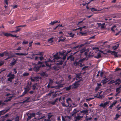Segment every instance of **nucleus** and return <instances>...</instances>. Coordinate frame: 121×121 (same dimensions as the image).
I'll use <instances>...</instances> for the list:
<instances>
[{"instance_id": "1", "label": "nucleus", "mask_w": 121, "mask_h": 121, "mask_svg": "<svg viewBox=\"0 0 121 121\" xmlns=\"http://www.w3.org/2000/svg\"><path fill=\"white\" fill-rule=\"evenodd\" d=\"M85 59V58L81 59L80 57L76 58L73 62V65L76 66H78L82 67L84 65V64L82 65V63L83 62Z\"/></svg>"}, {"instance_id": "2", "label": "nucleus", "mask_w": 121, "mask_h": 121, "mask_svg": "<svg viewBox=\"0 0 121 121\" xmlns=\"http://www.w3.org/2000/svg\"><path fill=\"white\" fill-rule=\"evenodd\" d=\"M76 80H77V81L75 82L74 83L72 84L73 86H72V89H75L77 88L78 87V86L80 84L79 82L81 81H83V80L81 79H80L79 80H78L77 78H76Z\"/></svg>"}, {"instance_id": "3", "label": "nucleus", "mask_w": 121, "mask_h": 121, "mask_svg": "<svg viewBox=\"0 0 121 121\" xmlns=\"http://www.w3.org/2000/svg\"><path fill=\"white\" fill-rule=\"evenodd\" d=\"M14 74H12L11 73H9L7 76V77H9L8 78V81L11 82H12V80L14 78Z\"/></svg>"}, {"instance_id": "4", "label": "nucleus", "mask_w": 121, "mask_h": 121, "mask_svg": "<svg viewBox=\"0 0 121 121\" xmlns=\"http://www.w3.org/2000/svg\"><path fill=\"white\" fill-rule=\"evenodd\" d=\"M107 53H111L112 55H114L115 57H118V56L117 55V53L115 51H111L110 50H108L107 51Z\"/></svg>"}, {"instance_id": "5", "label": "nucleus", "mask_w": 121, "mask_h": 121, "mask_svg": "<svg viewBox=\"0 0 121 121\" xmlns=\"http://www.w3.org/2000/svg\"><path fill=\"white\" fill-rule=\"evenodd\" d=\"M52 113H49L47 116L48 119H44V121H52L51 120V117L53 116Z\"/></svg>"}, {"instance_id": "6", "label": "nucleus", "mask_w": 121, "mask_h": 121, "mask_svg": "<svg viewBox=\"0 0 121 121\" xmlns=\"http://www.w3.org/2000/svg\"><path fill=\"white\" fill-rule=\"evenodd\" d=\"M55 61V60L53 59L52 60H51L50 58L48 60H47L45 62L46 65L47 66H48L49 67H50L51 66V65L50 63H49V62H53Z\"/></svg>"}, {"instance_id": "7", "label": "nucleus", "mask_w": 121, "mask_h": 121, "mask_svg": "<svg viewBox=\"0 0 121 121\" xmlns=\"http://www.w3.org/2000/svg\"><path fill=\"white\" fill-rule=\"evenodd\" d=\"M72 102V101L70 98H67L66 99V103L67 104L66 105V107L69 106L70 105V104Z\"/></svg>"}, {"instance_id": "8", "label": "nucleus", "mask_w": 121, "mask_h": 121, "mask_svg": "<svg viewBox=\"0 0 121 121\" xmlns=\"http://www.w3.org/2000/svg\"><path fill=\"white\" fill-rule=\"evenodd\" d=\"M86 43H83L80 45H78L72 48V49H78H78H79L82 47L84 46L85 45V44H86Z\"/></svg>"}, {"instance_id": "9", "label": "nucleus", "mask_w": 121, "mask_h": 121, "mask_svg": "<svg viewBox=\"0 0 121 121\" xmlns=\"http://www.w3.org/2000/svg\"><path fill=\"white\" fill-rule=\"evenodd\" d=\"M57 62V63H56V64L59 65H61L63 64V62L64 61L63 60H61V58H60V59L58 60H56Z\"/></svg>"}, {"instance_id": "10", "label": "nucleus", "mask_w": 121, "mask_h": 121, "mask_svg": "<svg viewBox=\"0 0 121 121\" xmlns=\"http://www.w3.org/2000/svg\"><path fill=\"white\" fill-rule=\"evenodd\" d=\"M115 85H117L118 86L120 84L121 82V80H120L119 78H118L116 79L115 81Z\"/></svg>"}, {"instance_id": "11", "label": "nucleus", "mask_w": 121, "mask_h": 121, "mask_svg": "<svg viewBox=\"0 0 121 121\" xmlns=\"http://www.w3.org/2000/svg\"><path fill=\"white\" fill-rule=\"evenodd\" d=\"M24 91L23 92L25 94H26L27 92L29 91L30 89V88L28 86H26V87L24 88Z\"/></svg>"}, {"instance_id": "12", "label": "nucleus", "mask_w": 121, "mask_h": 121, "mask_svg": "<svg viewBox=\"0 0 121 121\" xmlns=\"http://www.w3.org/2000/svg\"><path fill=\"white\" fill-rule=\"evenodd\" d=\"M28 54V53H23L22 52H18L15 53V54L18 56H26Z\"/></svg>"}, {"instance_id": "13", "label": "nucleus", "mask_w": 121, "mask_h": 121, "mask_svg": "<svg viewBox=\"0 0 121 121\" xmlns=\"http://www.w3.org/2000/svg\"><path fill=\"white\" fill-rule=\"evenodd\" d=\"M73 86V85H69L68 87H66L64 88V89H65L67 91H69L70 89L72 88V86Z\"/></svg>"}, {"instance_id": "14", "label": "nucleus", "mask_w": 121, "mask_h": 121, "mask_svg": "<svg viewBox=\"0 0 121 121\" xmlns=\"http://www.w3.org/2000/svg\"><path fill=\"white\" fill-rule=\"evenodd\" d=\"M90 9L91 10V11H92V12H93L94 11H101L104 9H96L95 8H90Z\"/></svg>"}, {"instance_id": "15", "label": "nucleus", "mask_w": 121, "mask_h": 121, "mask_svg": "<svg viewBox=\"0 0 121 121\" xmlns=\"http://www.w3.org/2000/svg\"><path fill=\"white\" fill-rule=\"evenodd\" d=\"M82 74V73L81 72H80L79 73H78L77 74H76V77L77 78H78V79L81 78L82 80V78L80 76Z\"/></svg>"}, {"instance_id": "16", "label": "nucleus", "mask_w": 121, "mask_h": 121, "mask_svg": "<svg viewBox=\"0 0 121 121\" xmlns=\"http://www.w3.org/2000/svg\"><path fill=\"white\" fill-rule=\"evenodd\" d=\"M58 99V98H56L54 101L52 102L51 101H50L49 102V103L52 105H54L57 102V101Z\"/></svg>"}, {"instance_id": "17", "label": "nucleus", "mask_w": 121, "mask_h": 121, "mask_svg": "<svg viewBox=\"0 0 121 121\" xmlns=\"http://www.w3.org/2000/svg\"><path fill=\"white\" fill-rule=\"evenodd\" d=\"M78 112V111H77L76 109H74L73 111L71 112V114L72 115V116H74L75 115L76 113Z\"/></svg>"}, {"instance_id": "18", "label": "nucleus", "mask_w": 121, "mask_h": 121, "mask_svg": "<svg viewBox=\"0 0 121 121\" xmlns=\"http://www.w3.org/2000/svg\"><path fill=\"white\" fill-rule=\"evenodd\" d=\"M38 86V84L37 83H36L34 84L32 86V89L33 90H34L35 89H37L38 88L36 87Z\"/></svg>"}, {"instance_id": "19", "label": "nucleus", "mask_w": 121, "mask_h": 121, "mask_svg": "<svg viewBox=\"0 0 121 121\" xmlns=\"http://www.w3.org/2000/svg\"><path fill=\"white\" fill-rule=\"evenodd\" d=\"M60 66H54L53 67L55 71H58L59 70V69H60Z\"/></svg>"}, {"instance_id": "20", "label": "nucleus", "mask_w": 121, "mask_h": 121, "mask_svg": "<svg viewBox=\"0 0 121 121\" xmlns=\"http://www.w3.org/2000/svg\"><path fill=\"white\" fill-rule=\"evenodd\" d=\"M17 61V60H15L14 61L13 60H12L11 61V62L10 64V66H13L16 63Z\"/></svg>"}, {"instance_id": "21", "label": "nucleus", "mask_w": 121, "mask_h": 121, "mask_svg": "<svg viewBox=\"0 0 121 121\" xmlns=\"http://www.w3.org/2000/svg\"><path fill=\"white\" fill-rule=\"evenodd\" d=\"M41 66L35 67L33 68V69L34 70L37 71L39 70Z\"/></svg>"}, {"instance_id": "22", "label": "nucleus", "mask_w": 121, "mask_h": 121, "mask_svg": "<svg viewBox=\"0 0 121 121\" xmlns=\"http://www.w3.org/2000/svg\"><path fill=\"white\" fill-rule=\"evenodd\" d=\"M54 57V59L55 60V61L56 60H58L60 59V58L59 56H53Z\"/></svg>"}, {"instance_id": "23", "label": "nucleus", "mask_w": 121, "mask_h": 121, "mask_svg": "<svg viewBox=\"0 0 121 121\" xmlns=\"http://www.w3.org/2000/svg\"><path fill=\"white\" fill-rule=\"evenodd\" d=\"M64 97L63 98V100L61 102V104L63 106V107H67L66 105L65 104V101L64 99Z\"/></svg>"}, {"instance_id": "24", "label": "nucleus", "mask_w": 121, "mask_h": 121, "mask_svg": "<svg viewBox=\"0 0 121 121\" xmlns=\"http://www.w3.org/2000/svg\"><path fill=\"white\" fill-rule=\"evenodd\" d=\"M6 54H7V55L8 56V57L5 59L6 60H8V59H10L12 58L11 54H8V53L7 52Z\"/></svg>"}, {"instance_id": "25", "label": "nucleus", "mask_w": 121, "mask_h": 121, "mask_svg": "<svg viewBox=\"0 0 121 121\" xmlns=\"http://www.w3.org/2000/svg\"><path fill=\"white\" fill-rule=\"evenodd\" d=\"M65 54V51H62L61 52H59V55L62 56H64Z\"/></svg>"}, {"instance_id": "26", "label": "nucleus", "mask_w": 121, "mask_h": 121, "mask_svg": "<svg viewBox=\"0 0 121 121\" xmlns=\"http://www.w3.org/2000/svg\"><path fill=\"white\" fill-rule=\"evenodd\" d=\"M63 85L64 84H61L59 85L56 86V89H58L62 87L63 86Z\"/></svg>"}, {"instance_id": "27", "label": "nucleus", "mask_w": 121, "mask_h": 121, "mask_svg": "<svg viewBox=\"0 0 121 121\" xmlns=\"http://www.w3.org/2000/svg\"><path fill=\"white\" fill-rule=\"evenodd\" d=\"M2 33L5 36L9 37L10 36V34L5 33L4 32H2Z\"/></svg>"}, {"instance_id": "28", "label": "nucleus", "mask_w": 121, "mask_h": 121, "mask_svg": "<svg viewBox=\"0 0 121 121\" xmlns=\"http://www.w3.org/2000/svg\"><path fill=\"white\" fill-rule=\"evenodd\" d=\"M101 56L100 55V52H99L97 54V56H94V57L96 58L97 59H98L99 58H101Z\"/></svg>"}, {"instance_id": "29", "label": "nucleus", "mask_w": 121, "mask_h": 121, "mask_svg": "<svg viewBox=\"0 0 121 121\" xmlns=\"http://www.w3.org/2000/svg\"><path fill=\"white\" fill-rule=\"evenodd\" d=\"M119 46V44H117L116 45L112 47V49L114 50H116L117 49Z\"/></svg>"}, {"instance_id": "30", "label": "nucleus", "mask_w": 121, "mask_h": 121, "mask_svg": "<svg viewBox=\"0 0 121 121\" xmlns=\"http://www.w3.org/2000/svg\"><path fill=\"white\" fill-rule=\"evenodd\" d=\"M107 78H106L102 81L101 82L104 85L107 82Z\"/></svg>"}, {"instance_id": "31", "label": "nucleus", "mask_w": 121, "mask_h": 121, "mask_svg": "<svg viewBox=\"0 0 121 121\" xmlns=\"http://www.w3.org/2000/svg\"><path fill=\"white\" fill-rule=\"evenodd\" d=\"M41 75L42 76H45V77H47L48 75L46 73L44 72H42L40 73Z\"/></svg>"}, {"instance_id": "32", "label": "nucleus", "mask_w": 121, "mask_h": 121, "mask_svg": "<svg viewBox=\"0 0 121 121\" xmlns=\"http://www.w3.org/2000/svg\"><path fill=\"white\" fill-rule=\"evenodd\" d=\"M120 116V115H119L118 114H117L116 115L115 117L114 118V119L115 120H117L118 118Z\"/></svg>"}, {"instance_id": "33", "label": "nucleus", "mask_w": 121, "mask_h": 121, "mask_svg": "<svg viewBox=\"0 0 121 121\" xmlns=\"http://www.w3.org/2000/svg\"><path fill=\"white\" fill-rule=\"evenodd\" d=\"M4 111V110L0 111V115L4 114L7 112V110H6L5 112Z\"/></svg>"}, {"instance_id": "34", "label": "nucleus", "mask_w": 121, "mask_h": 121, "mask_svg": "<svg viewBox=\"0 0 121 121\" xmlns=\"http://www.w3.org/2000/svg\"><path fill=\"white\" fill-rule=\"evenodd\" d=\"M86 27V26H83V27H80L78 28V29H75V30H78L80 29V31L82 30V28H85Z\"/></svg>"}, {"instance_id": "35", "label": "nucleus", "mask_w": 121, "mask_h": 121, "mask_svg": "<svg viewBox=\"0 0 121 121\" xmlns=\"http://www.w3.org/2000/svg\"><path fill=\"white\" fill-rule=\"evenodd\" d=\"M45 119L44 118V117H41V118H38V119L39 120V121H44V119Z\"/></svg>"}, {"instance_id": "36", "label": "nucleus", "mask_w": 121, "mask_h": 121, "mask_svg": "<svg viewBox=\"0 0 121 121\" xmlns=\"http://www.w3.org/2000/svg\"><path fill=\"white\" fill-rule=\"evenodd\" d=\"M53 38H51L50 39H48V42H49V43H51L53 42V41L52 40V39H53Z\"/></svg>"}, {"instance_id": "37", "label": "nucleus", "mask_w": 121, "mask_h": 121, "mask_svg": "<svg viewBox=\"0 0 121 121\" xmlns=\"http://www.w3.org/2000/svg\"><path fill=\"white\" fill-rule=\"evenodd\" d=\"M92 118V117H90L89 118H88L87 117V116H86V117H85L86 120L87 121H88V120H91Z\"/></svg>"}, {"instance_id": "38", "label": "nucleus", "mask_w": 121, "mask_h": 121, "mask_svg": "<svg viewBox=\"0 0 121 121\" xmlns=\"http://www.w3.org/2000/svg\"><path fill=\"white\" fill-rule=\"evenodd\" d=\"M68 34L69 35L70 37H72V38L73 37L74 35V34H72V32H70V33H68Z\"/></svg>"}, {"instance_id": "39", "label": "nucleus", "mask_w": 121, "mask_h": 121, "mask_svg": "<svg viewBox=\"0 0 121 121\" xmlns=\"http://www.w3.org/2000/svg\"><path fill=\"white\" fill-rule=\"evenodd\" d=\"M67 116H62L61 118L62 121H66L65 118H66Z\"/></svg>"}, {"instance_id": "40", "label": "nucleus", "mask_w": 121, "mask_h": 121, "mask_svg": "<svg viewBox=\"0 0 121 121\" xmlns=\"http://www.w3.org/2000/svg\"><path fill=\"white\" fill-rule=\"evenodd\" d=\"M28 117H27V120H28L31 118V116L30 114L27 115Z\"/></svg>"}, {"instance_id": "41", "label": "nucleus", "mask_w": 121, "mask_h": 121, "mask_svg": "<svg viewBox=\"0 0 121 121\" xmlns=\"http://www.w3.org/2000/svg\"><path fill=\"white\" fill-rule=\"evenodd\" d=\"M75 118L76 119L78 120H79L81 118V117H80L79 115H78V116L77 115V116H76L75 117Z\"/></svg>"}, {"instance_id": "42", "label": "nucleus", "mask_w": 121, "mask_h": 121, "mask_svg": "<svg viewBox=\"0 0 121 121\" xmlns=\"http://www.w3.org/2000/svg\"><path fill=\"white\" fill-rule=\"evenodd\" d=\"M70 59L71 61H73L74 60V57L72 55H71V57Z\"/></svg>"}, {"instance_id": "43", "label": "nucleus", "mask_w": 121, "mask_h": 121, "mask_svg": "<svg viewBox=\"0 0 121 121\" xmlns=\"http://www.w3.org/2000/svg\"><path fill=\"white\" fill-rule=\"evenodd\" d=\"M36 55H39L40 56H43L44 55V53L42 52H39V53L36 54Z\"/></svg>"}, {"instance_id": "44", "label": "nucleus", "mask_w": 121, "mask_h": 121, "mask_svg": "<svg viewBox=\"0 0 121 121\" xmlns=\"http://www.w3.org/2000/svg\"><path fill=\"white\" fill-rule=\"evenodd\" d=\"M114 83H115V81H114L113 80H111L108 83V84H112Z\"/></svg>"}, {"instance_id": "45", "label": "nucleus", "mask_w": 121, "mask_h": 121, "mask_svg": "<svg viewBox=\"0 0 121 121\" xmlns=\"http://www.w3.org/2000/svg\"><path fill=\"white\" fill-rule=\"evenodd\" d=\"M87 112V111L86 110L81 111L80 112L81 113H86Z\"/></svg>"}, {"instance_id": "46", "label": "nucleus", "mask_w": 121, "mask_h": 121, "mask_svg": "<svg viewBox=\"0 0 121 121\" xmlns=\"http://www.w3.org/2000/svg\"><path fill=\"white\" fill-rule=\"evenodd\" d=\"M49 82L48 83L49 84H52L53 83V81L51 79H49Z\"/></svg>"}, {"instance_id": "47", "label": "nucleus", "mask_w": 121, "mask_h": 121, "mask_svg": "<svg viewBox=\"0 0 121 121\" xmlns=\"http://www.w3.org/2000/svg\"><path fill=\"white\" fill-rule=\"evenodd\" d=\"M105 25V23H103L100 25H101V28H104V26Z\"/></svg>"}, {"instance_id": "48", "label": "nucleus", "mask_w": 121, "mask_h": 121, "mask_svg": "<svg viewBox=\"0 0 121 121\" xmlns=\"http://www.w3.org/2000/svg\"><path fill=\"white\" fill-rule=\"evenodd\" d=\"M116 27V25H114L113 26H112L111 28V30L112 31L114 32L115 31L113 30V29L114 28Z\"/></svg>"}, {"instance_id": "49", "label": "nucleus", "mask_w": 121, "mask_h": 121, "mask_svg": "<svg viewBox=\"0 0 121 121\" xmlns=\"http://www.w3.org/2000/svg\"><path fill=\"white\" fill-rule=\"evenodd\" d=\"M65 38H63V39H60L58 40V42H60V41L63 42L65 40Z\"/></svg>"}, {"instance_id": "50", "label": "nucleus", "mask_w": 121, "mask_h": 121, "mask_svg": "<svg viewBox=\"0 0 121 121\" xmlns=\"http://www.w3.org/2000/svg\"><path fill=\"white\" fill-rule=\"evenodd\" d=\"M10 36L12 37H15L16 38H18V36H17L16 35H13L11 34H10Z\"/></svg>"}, {"instance_id": "51", "label": "nucleus", "mask_w": 121, "mask_h": 121, "mask_svg": "<svg viewBox=\"0 0 121 121\" xmlns=\"http://www.w3.org/2000/svg\"><path fill=\"white\" fill-rule=\"evenodd\" d=\"M116 92H118V93H119L120 92V89L118 88H117L116 89Z\"/></svg>"}, {"instance_id": "52", "label": "nucleus", "mask_w": 121, "mask_h": 121, "mask_svg": "<svg viewBox=\"0 0 121 121\" xmlns=\"http://www.w3.org/2000/svg\"><path fill=\"white\" fill-rule=\"evenodd\" d=\"M23 75L24 76H27L29 75V74L28 73H23Z\"/></svg>"}, {"instance_id": "53", "label": "nucleus", "mask_w": 121, "mask_h": 121, "mask_svg": "<svg viewBox=\"0 0 121 121\" xmlns=\"http://www.w3.org/2000/svg\"><path fill=\"white\" fill-rule=\"evenodd\" d=\"M57 121H61L60 116H58V117H57Z\"/></svg>"}, {"instance_id": "54", "label": "nucleus", "mask_w": 121, "mask_h": 121, "mask_svg": "<svg viewBox=\"0 0 121 121\" xmlns=\"http://www.w3.org/2000/svg\"><path fill=\"white\" fill-rule=\"evenodd\" d=\"M67 55L65 54V55L64 56H63V57L62 58H61V59H62L63 60H65L66 58V56Z\"/></svg>"}, {"instance_id": "55", "label": "nucleus", "mask_w": 121, "mask_h": 121, "mask_svg": "<svg viewBox=\"0 0 121 121\" xmlns=\"http://www.w3.org/2000/svg\"><path fill=\"white\" fill-rule=\"evenodd\" d=\"M117 100H115L113 102V103H112V104L114 106H115L116 103H117Z\"/></svg>"}, {"instance_id": "56", "label": "nucleus", "mask_w": 121, "mask_h": 121, "mask_svg": "<svg viewBox=\"0 0 121 121\" xmlns=\"http://www.w3.org/2000/svg\"><path fill=\"white\" fill-rule=\"evenodd\" d=\"M34 78L35 81H38L39 80V77L38 76L35 77H34Z\"/></svg>"}, {"instance_id": "57", "label": "nucleus", "mask_w": 121, "mask_h": 121, "mask_svg": "<svg viewBox=\"0 0 121 121\" xmlns=\"http://www.w3.org/2000/svg\"><path fill=\"white\" fill-rule=\"evenodd\" d=\"M26 25H20L19 26H17L16 27V28H18L19 27H24L26 26Z\"/></svg>"}, {"instance_id": "58", "label": "nucleus", "mask_w": 121, "mask_h": 121, "mask_svg": "<svg viewBox=\"0 0 121 121\" xmlns=\"http://www.w3.org/2000/svg\"><path fill=\"white\" fill-rule=\"evenodd\" d=\"M103 103H102L100 104L99 105V106L100 107H102L103 108H104L105 106Z\"/></svg>"}, {"instance_id": "59", "label": "nucleus", "mask_w": 121, "mask_h": 121, "mask_svg": "<svg viewBox=\"0 0 121 121\" xmlns=\"http://www.w3.org/2000/svg\"><path fill=\"white\" fill-rule=\"evenodd\" d=\"M5 52H3L2 53H0V56L1 57H3L4 56V54Z\"/></svg>"}, {"instance_id": "60", "label": "nucleus", "mask_w": 121, "mask_h": 121, "mask_svg": "<svg viewBox=\"0 0 121 121\" xmlns=\"http://www.w3.org/2000/svg\"><path fill=\"white\" fill-rule=\"evenodd\" d=\"M30 115L31 116V117H34L35 115V113H32Z\"/></svg>"}, {"instance_id": "61", "label": "nucleus", "mask_w": 121, "mask_h": 121, "mask_svg": "<svg viewBox=\"0 0 121 121\" xmlns=\"http://www.w3.org/2000/svg\"><path fill=\"white\" fill-rule=\"evenodd\" d=\"M28 41H23L22 42V44H26L28 43Z\"/></svg>"}, {"instance_id": "62", "label": "nucleus", "mask_w": 121, "mask_h": 121, "mask_svg": "<svg viewBox=\"0 0 121 121\" xmlns=\"http://www.w3.org/2000/svg\"><path fill=\"white\" fill-rule=\"evenodd\" d=\"M25 94H25V93H24V92H23V93L21 95H19L18 96V98H19L20 97H22Z\"/></svg>"}, {"instance_id": "63", "label": "nucleus", "mask_w": 121, "mask_h": 121, "mask_svg": "<svg viewBox=\"0 0 121 121\" xmlns=\"http://www.w3.org/2000/svg\"><path fill=\"white\" fill-rule=\"evenodd\" d=\"M109 103V102H106L104 103L103 104L105 107Z\"/></svg>"}, {"instance_id": "64", "label": "nucleus", "mask_w": 121, "mask_h": 121, "mask_svg": "<svg viewBox=\"0 0 121 121\" xmlns=\"http://www.w3.org/2000/svg\"><path fill=\"white\" fill-rule=\"evenodd\" d=\"M19 117L18 116H17L15 119V121H19Z\"/></svg>"}]
</instances>
